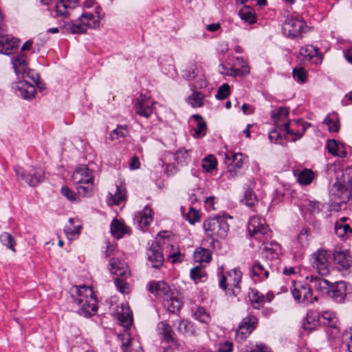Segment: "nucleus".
Listing matches in <instances>:
<instances>
[{"label": "nucleus", "instance_id": "obj_50", "mask_svg": "<svg viewBox=\"0 0 352 352\" xmlns=\"http://www.w3.org/2000/svg\"><path fill=\"white\" fill-rule=\"evenodd\" d=\"M119 338L121 339V349L123 352H132V341L130 334L126 332L122 335H119Z\"/></svg>", "mask_w": 352, "mask_h": 352}, {"label": "nucleus", "instance_id": "obj_59", "mask_svg": "<svg viewBox=\"0 0 352 352\" xmlns=\"http://www.w3.org/2000/svg\"><path fill=\"white\" fill-rule=\"evenodd\" d=\"M111 195L112 197V204L114 205H119L124 199V192L118 185L115 193L113 195L111 193Z\"/></svg>", "mask_w": 352, "mask_h": 352}, {"label": "nucleus", "instance_id": "obj_21", "mask_svg": "<svg viewBox=\"0 0 352 352\" xmlns=\"http://www.w3.org/2000/svg\"><path fill=\"white\" fill-rule=\"evenodd\" d=\"M16 89L19 92V95L26 100H31L36 93L35 87L26 80L19 81L16 85Z\"/></svg>", "mask_w": 352, "mask_h": 352}, {"label": "nucleus", "instance_id": "obj_45", "mask_svg": "<svg viewBox=\"0 0 352 352\" xmlns=\"http://www.w3.org/2000/svg\"><path fill=\"white\" fill-rule=\"evenodd\" d=\"M252 274L254 276H258L263 278H267L269 277V271L260 262L256 261L252 267Z\"/></svg>", "mask_w": 352, "mask_h": 352}, {"label": "nucleus", "instance_id": "obj_31", "mask_svg": "<svg viewBox=\"0 0 352 352\" xmlns=\"http://www.w3.org/2000/svg\"><path fill=\"white\" fill-rule=\"evenodd\" d=\"M168 298L163 300L164 306L166 307L170 313L175 314L179 312L182 308V302L177 297L173 296V294H170Z\"/></svg>", "mask_w": 352, "mask_h": 352}, {"label": "nucleus", "instance_id": "obj_20", "mask_svg": "<svg viewBox=\"0 0 352 352\" xmlns=\"http://www.w3.org/2000/svg\"><path fill=\"white\" fill-rule=\"evenodd\" d=\"M173 326L177 331L183 335L195 336L197 334L196 327L194 323L184 320H176L173 322Z\"/></svg>", "mask_w": 352, "mask_h": 352}, {"label": "nucleus", "instance_id": "obj_5", "mask_svg": "<svg viewBox=\"0 0 352 352\" xmlns=\"http://www.w3.org/2000/svg\"><path fill=\"white\" fill-rule=\"evenodd\" d=\"M248 232L252 237L259 239L261 236L268 235V226L265 219L259 217H253L250 219L248 226Z\"/></svg>", "mask_w": 352, "mask_h": 352}, {"label": "nucleus", "instance_id": "obj_64", "mask_svg": "<svg viewBox=\"0 0 352 352\" xmlns=\"http://www.w3.org/2000/svg\"><path fill=\"white\" fill-rule=\"evenodd\" d=\"M343 342L346 344L349 352H352V329L346 331L342 336Z\"/></svg>", "mask_w": 352, "mask_h": 352}, {"label": "nucleus", "instance_id": "obj_8", "mask_svg": "<svg viewBox=\"0 0 352 352\" xmlns=\"http://www.w3.org/2000/svg\"><path fill=\"white\" fill-rule=\"evenodd\" d=\"M79 19L81 24L73 25L72 32L74 33H83L86 32L87 27L96 28L100 25L98 16L89 12L83 13Z\"/></svg>", "mask_w": 352, "mask_h": 352}, {"label": "nucleus", "instance_id": "obj_33", "mask_svg": "<svg viewBox=\"0 0 352 352\" xmlns=\"http://www.w3.org/2000/svg\"><path fill=\"white\" fill-rule=\"evenodd\" d=\"M249 298L254 309H260L265 302L264 295L257 289H252L249 293Z\"/></svg>", "mask_w": 352, "mask_h": 352}, {"label": "nucleus", "instance_id": "obj_24", "mask_svg": "<svg viewBox=\"0 0 352 352\" xmlns=\"http://www.w3.org/2000/svg\"><path fill=\"white\" fill-rule=\"evenodd\" d=\"M78 0H60L56 5V16H65L69 15V10L74 8Z\"/></svg>", "mask_w": 352, "mask_h": 352}, {"label": "nucleus", "instance_id": "obj_26", "mask_svg": "<svg viewBox=\"0 0 352 352\" xmlns=\"http://www.w3.org/2000/svg\"><path fill=\"white\" fill-rule=\"evenodd\" d=\"M302 289V302L304 305H308L309 304L313 303L314 301L318 300V297H313L312 287H310L309 284L304 282L302 285H299L298 287Z\"/></svg>", "mask_w": 352, "mask_h": 352}, {"label": "nucleus", "instance_id": "obj_23", "mask_svg": "<svg viewBox=\"0 0 352 352\" xmlns=\"http://www.w3.org/2000/svg\"><path fill=\"white\" fill-rule=\"evenodd\" d=\"M134 109L137 114L146 118H150L153 113L152 107L144 99L142 94L137 98Z\"/></svg>", "mask_w": 352, "mask_h": 352}, {"label": "nucleus", "instance_id": "obj_11", "mask_svg": "<svg viewBox=\"0 0 352 352\" xmlns=\"http://www.w3.org/2000/svg\"><path fill=\"white\" fill-rule=\"evenodd\" d=\"M330 197L331 200L333 202L338 204H346L352 198V191L336 182L330 191Z\"/></svg>", "mask_w": 352, "mask_h": 352}, {"label": "nucleus", "instance_id": "obj_2", "mask_svg": "<svg viewBox=\"0 0 352 352\" xmlns=\"http://www.w3.org/2000/svg\"><path fill=\"white\" fill-rule=\"evenodd\" d=\"M207 236L212 239L214 237L224 239L229 231V225L223 216L208 218L203 224Z\"/></svg>", "mask_w": 352, "mask_h": 352}, {"label": "nucleus", "instance_id": "obj_27", "mask_svg": "<svg viewBox=\"0 0 352 352\" xmlns=\"http://www.w3.org/2000/svg\"><path fill=\"white\" fill-rule=\"evenodd\" d=\"M334 228L335 232L338 237L344 240L352 237V228L349 224L336 222Z\"/></svg>", "mask_w": 352, "mask_h": 352}, {"label": "nucleus", "instance_id": "obj_53", "mask_svg": "<svg viewBox=\"0 0 352 352\" xmlns=\"http://www.w3.org/2000/svg\"><path fill=\"white\" fill-rule=\"evenodd\" d=\"M170 252L168 255V258L172 259V263H175L177 262H182L184 260V254H182L179 250L178 247H175L174 245H170Z\"/></svg>", "mask_w": 352, "mask_h": 352}, {"label": "nucleus", "instance_id": "obj_52", "mask_svg": "<svg viewBox=\"0 0 352 352\" xmlns=\"http://www.w3.org/2000/svg\"><path fill=\"white\" fill-rule=\"evenodd\" d=\"M194 317L196 320L203 323H208L210 320L209 314L202 307H198L194 313Z\"/></svg>", "mask_w": 352, "mask_h": 352}, {"label": "nucleus", "instance_id": "obj_56", "mask_svg": "<svg viewBox=\"0 0 352 352\" xmlns=\"http://www.w3.org/2000/svg\"><path fill=\"white\" fill-rule=\"evenodd\" d=\"M183 72V77L187 80L194 79L198 74L197 66L194 63H190L188 67Z\"/></svg>", "mask_w": 352, "mask_h": 352}, {"label": "nucleus", "instance_id": "obj_28", "mask_svg": "<svg viewBox=\"0 0 352 352\" xmlns=\"http://www.w3.org/2000/svg\"><path fill=\"white\" fill-rule=\"evenodd\" d=\"M226 160H227L228 161H230L231 162L230 165L234 166L238 169L244 168L246 164V157L244 156L241 153H231L230 156L228 154H227L226 155Z\"/></svg>", "mask_w": 352, "mask_h": 352}, {"label": "nucleus", "instance_id": "obj_51", "mask_svg": "<svg viewBox=\"0 0 352 352\" xmlns=\"http://www.w3.org/2000/svg\"><path fill=\"white\" fill-rule=\"evenodd\" d=\"M289 110L288 107H278L276 111H272V118L274 120L276 123L278 120L283 118H287L289 116Z\"/></svg>", "mask_w": 352, "mask_h": 352}, {"label": "nucleus", "instance_id": "obj_29", "mask_svg": "<svg viewBox=\"0 0 352 352\" xmlns=\"http://www.w3.org/2000/svg\"><path fill=\"white\" fill-rule=\"evenodd\" d=\"M127 230L128 228L116 219H114L111 223V232L118 239L122 238L124 234L127 233Z\"/></svg>", "mask_w": 352, "mask_h": 352}, {"label": "nucleus", "instance_id": "obj_44", "mask_svg": "<svg viewBox=\"0 0 352 352\" xmlns=\"http://www.w3.org/2000/svg\"><path fill=\"white\" fill-rule=\"evenodd\" d=\"M314 175L311 170L305 168L298 175V182L302 185L311 184L314 179Z\"/></svg>", "mask_w": 352, "mask_h": 352}, {"label": "nucleus", "instance_id": "obj_10", "mask_svg": "<svg viewBox=\"0 0 352 352\" xmlns=\"http://www.w3.org/2000/svg\"><path fill=\"white\" fill-rule=\"evenodd\" d=\"M146 265L153 268L159 269L164 263V255L162 248L157 243H153L146 252Z\"/></svg>", "mask_w": 352, "mask_h": 352}, {"label": "nucleus", "instance_id": "obj_1", "mask_svg": "<svg viewBox=\"0 0 352 352\" xmlns=\"http://www.w3.org/2000/svg\"><path fill=\"white\" fill-rule=\"evenodd\" d=\"M71 302L76 312L85 317H90L98 310L96 297L93 289L85 285L76 286L71 294Z\"/></svg>", "mask_w": 352, "mask_h": 352}, {"label": "nucleus", "instance_id": "obj_54", "mask_svg": "<svg viewBox=\"0 0 352 352\" xmlns=\"http://www.w3.org/2000/svg\"><path fill=\"white\" fill-rule=\"evenodd\" d=\"M127 133V125H118L116 129L111 131L110 138L111 140H118L124 138Z\"/></svg>", "mask_w": 352, "mask_h": 352}, {"label": "nucleus", "instance_id": "obj_4", "mask_svg": "<svg viewBox=\"0 0 352 352\" xmlns=\"http://www.w3.org/2000/svg\"><path fill=\"white\" fill-rule=\"evenodd\" d=\"M15 173L18 179L24 182V183L30 186H36L44 178L41 170H32L28 173L23 168L18 167L15 168Z\"/></svg>", "mask_w": 352, "mask_h": 352}, {"label": "nucleus", "instance_id": "obj_22", "mask_svg": "<svg viewBox=\"0 0 352 352\" xmlns=\"http://www.w3.org/2000/svg\"><path fill=\"white\" fill-rule=\"evenodd\" d=\"M336 173L337 183L345 186L352 191V166H346Z\"/></svg>", "mask_w": 352, "mask_h": 352}, {"label": "nucleus", "instance_id": "obj_13", "mask_svg": "<svg viewBox=\"0 0 352 352\" xmlns=\"http://www.w3.org/2000/svg\"><path fill=\"white\" fill-rule=\"evenodd\" d=\"M32 45H22L21 48V53L14 57L12 60L13 67L16 74H21L23 78H25V74L28 69V63L25 58V51H31L32 50Z\"/></svg>", "mask_w": 352, "mask_h": 352}, {"label": "nucleus", "instance_id": "obj_37", "mask_svg": "<svg viewBox=\"0 0 352 352\" xmlns=\"http://www.w3.org/2000/svg\"><path fill=\"white\" fill-rule=\"evenodd\" d=\"M190 151L184 148L178 149L174 154V160L177 162V164L185 166L190 162V156L188 153Z\"/></svg>", "mask_w": 352, "mask_h": 352}, {"label": "nucleus", "instance_id": "obj_16", "mask_svg": "<svg viewBox=\"0 0 352 352\" xmlns=\"http://www.w3.org/2000/svg\"><path fill=\"white\" fill-rule=\"evenodd\" d=\"M307 280H309L311 284L310 287H312V289H315L316 291L320 292L322 294L329 293V289L331 283L323 278L321 275H310L306 277Z\"/></svg>", "mask_w": 352, "mask_h": 352}, {"label": "nucleus", "instance_id": "obj_41", "mask_svg": "<svg viewBox=\"0 0 352 352\" xmlns=\"http://www.w3.org/2000/svg\"><path fill=\"white\" fill-rule=\"evenodd\" d=\"M125 263L118 258H113L110 260L111 272L118 276H124L126 274L124 266Z\"/></svg>", "mask_w": 352, "mask_h": 352}, {"label": "nucleus", "instance_id": "obj_25", "mask_svg": "<svg viewBox=\"0 0 352 352\" xmlns=\"http://www.w3.org/2000/svg\"><path fill=\"white\" fill-rule=\"evenodd\" d=\"M193 119L196 122V126L193 137L195 138H201L206 135L207 124L203 117L199 114L192 116Z\"/></svg>", "mask_w": 352, "mask_h": 352}, {"label": "nucleus", "instance_id": "obj_57", "mask_svg": "<svg viewBox=\"0 0 352 352\" xmlns=\"http://www.w3.org/2000/svg\"><path fill=\"white\" fill-rule=\"evenodd\" d=\"M60 193L71 201H79L77 194L67 186H63L60 189Z\"/></svg>", "mask_w": 352, "mask_h": 352}, {"label": "nucleus", "instance_id": "obj_35", "mask_svg": "<svg viewBox=\"0 0 352 352\" xmlns=\"http://www.w3.org/2000/svg\"><path fill=\"white\" fill-rule=\"evenodd\" d=\"M194 259L198 263H209L212 260V254L210 250L198 248L194 252Z\"/></svg>", "mask_w": 352, "mask_h": 352}, {"label": "nucleus", "instance_id": "obj_30", "mask_svg": "<svg viewBox=\"0 0 352 352\" xmlns=\"http://www.w3.org/2000/svg\"><path fill=\"white\" fill-rule=\"evenodd\" d=\"M241 202L249 208H253L258 204V200L253 190L247 187L245 188L243 199Z\"/></svg>", "mask_w": 352, "mask_h": 352}, {"label": "nucleus", "instance_id": "obj_60", "mask_svg": "<svg viewBox=\"0 0 352 352\" xmlns=\"http://www.w3.org/2000/svg\"><path fill=\"white\" fill-rule=\"evenodd\" d=\"M293 77L300 82H305L307 79V73L302 67H296L293 69Z\"/></svg>", "mask_w": 352, "mask_h": 352}, {"label": "nucleus", "instance_id": "obj_9", "mask_svg": "<svg viewBox=\"0 0 352 352\" xmlns=\"http://www.w3.org/2000/svg\"><path fill=\"white\" fill-rule=\"evenodd\" d=\"M307 124V122H304L303 120L299 119L294 121L293 124L289 120L282 124L277 125L276 127L279 128L281 131H286L287 134L297 136L296 139H293L294 141H296V140L301 138L304 135L307 129L305 126Z\"/></svg>", "mask_w": 352, "mask_h": 352}, {"label": "nucleus", "instance_id": "obj_62", "mask_svg": "<svg viewBox=\"0 0 352 352\" xmlns=\"http://www.w3.org/2000/svg\"><path fill=\"white\" fill-rule=\"evenodd\" d=\"M199 219L200 217L198 211L194 208L190 207L186 214V220H188L190 224H194L196 221H199Z\"/></svg>", "mask_w": 352, "mask_h": 352}, {"label": "nucleus", "instance_id": "obj_55", "mask_svg": "<svg viewBox=\"0 0 352 352\" xmlns=\"http://www.w3.org/2000/svg\"><path fill=\"white\" fill-rule=\"evenodd\" d=\"M118 320L123 327L126 328L130 327L133 323L132 311H129L127 312L120 314L118 316Z\"/></svg>", "mask_w": 352, "mask_h": 352}, {"label": "nucleus", "instance_id": "obj_7", "mask_svg": "<svg viewBox=\"0 0 352 352\" xmlns=\"http://www.w3.org/2000/svg\"><path fill=\"white\" fill-rule=\"evenodd\" d=\"M305 26V22L293 17H288L283 25V32L288 37H297Z\"/></svg>", "mask_w": 352, "mask_h": 352}, {"label": "nucleus", "instance_id": "obj_19", "mask_svg": "<svg viewBox=\"0 0 352 352\" xmlns=\"http://www.w3.org/2000/svg\"><path fill=\"white\" fill-rule=\"evenodd\" d=\"M73 179L76 184L94 181L93 171L86 165H80L73 174Z\"/></svg>", "mask_w": 352, "mask_h": 352}, {"label": "nucleus", "instance_id": "obj_49", "mask_svg": "<svg viewBox=\"0 0 352 352\" xmlns=\"http://www.w3.org/2000/svg\"><path fill=\"white\" fill-rule=\"evenodd\" d=\"M268 138L270 141L274 144L284 145L286 143L285 135L283 136L276 129H274L273 130L269 132Z\"/></svg>", "mask_w": 352, "mask_h": 352}, {"label": "nucleus", "instance_id": "obj_47", "mask_svg": "<svg viewBox=\"0 0 352 352\" xmlns=\"http://www.w3.org/2000/svg\"><path fill=\"white\" fill-rule=\"evenodd\" d=\"M206 277V272L201 267L196 266L190 270V278L196 283L197 282L204 281V278Z\"/></svg>", "mask_w": 352, "mask_h": 352}, {"label": "nucleus", "instance_id": "obj_39", "mask_svg": "<svg viewBox=\"0 0 352 352\" xmlns=\"http://www.w3.org/2000/svg\"><path fill=\"white\" fill-rule=\"evenodd\" d=\"M239 15L240 18L246 21L247 23L250 24H253L256 23V17L254 15V10L248 6H243L239 12Z\"/></svg>", "mask_w": 352, "mask_h": 352}, {"label": "nucleus", "instance_id": "obj_14", "mask_svg": "<svg viewBox=\"0 0 352 352\" xmlns=\"http://www.w3.org/2000/svg\"><path fill=\"white\" fill-rule=\"evenodd\" d=\"M232 274H232L231 273L229 274V276L232 278L230 280L232 281L230 283V285L226 287V289H223L226 295L230 298L236 297L241 292L239 284L242 277V272L236 268L232 270Z\"/></svg>", "mask_w": 352, "mask_h": 352}, {"label": "nucleus", "instance_id": "obj_48", "mask_svg": "<svg viewBox=\"0 0 352 352\" xmlns=\"http://www.w3.org/2000/svg\"><path fill=\"white\" fill-rule=\"evenodd\" d=\"M250 72V67L248 65H244L240 69L230 67L227 74L233 77H243L249 74Z\"/></svg>", "mask_w": 352, "mask_h": 352}, {"label": "nucleus", "instance_id": "obj_3", "mask_svg": "<svg viewBox=\"0 0 352 352\" xmlns=\"http://www.w3.org/2000/svg\"><path fill=\"white\" fill-rule=\"evenodd\" d=\"M330 256V252L322 249L318 250L311 256L312 267L321 276H325L329 273Z\"/></svg>", "mask_w": 352, "mask_h": 352}, {"label": "nucleus", "instance_id": "obj_34", "mask_svg": "<svg viewBox=\"0 0 352 352\" xmlns=\"http://www.w3.org/2000/svg\"><path fill=\"white\" fill-rule=\"evenodd\" d=\"M196 86L192 85V94L188 96V101L193 107H201L204 105L205 96L202 92L195 91Z\"/></svg>", "mask_w": 352, "mask_h": 352}, {"label": "nucleus", "instance_id": "obj_58", "mask_svg": "<svg viewBox=\"0 0 352 352\" xmlns=\"http://www.w3.org/2000/svg\"><path fill=\"white\" fill-rule=\"evenodd\" d=\"M230 94V88L228 84L224 83L221 85L216 94V98L218 100L226 99Z\"/></svg>", "mask_w": 352, "mask_h": 352}, {"label": "nucleus", "instance_id": "obj_63", "mask_svg": "<svg viewBox=\"0 0 352 352\" xmlns=\"http://www.w3.org/2000/svg\"><path fill=\"white\" fill-rule=\"evenodd\" d=\"M19 45H0V54L12 55L18 50Z\"/></svg>", "mask_w": 352, "mask_h": 352}, {"label": "nucleus", "instance_id": "obj_40", "mask_svg": "<svg viewBox=\"0 0 352 352\" xmlns=\"http://www.w3.org/2000/svg\"><path fill=\"white\" fill-rule=\"evenodd\" d=\"M0 241L3 245L6 246L13 252H16L15 245L16 244V240L12 235L7 232H3L0 234Z\"/></svg>", "mask_w": 352, "mask_h": 352}, {"label": "nucleus", "instance_id": "obj_32", "mask_svg": "<svg viewBox=\"0 0 352 352\" xmlns=\"http://www.w3.org/2000/svg\"><path fill=\"white\" fill-rule=\"evenodd\" d=\"M328 152L334 156L340 157H346L347 153L345 149H342L340 152L338 151V148H342V144L338 142L336 140H329L327 144Z\"/></svg>", "mask_w": 352, "mask_h": 352}, {"label": "nucleus", "instance_id": "obj_17", "mask_svg": "<svg viewBox=\"0 0 352 352\" xmlns=\"http://www.w3.org/2000/svg\"><path fill=\"white\" fill-rule=\"evenodd\" d=\"M346 282L340 281L331 285L327 296H330L337 302H342L344 301L346 296Z\"/></svg>", "mask_w": 352, "mask_h": 352}, {"label": "nucleus", "instance_id": "obj_36", "mask_svg": "<svg viewBox=\"0 0 352 352\" xmlns=\"http://www.w3.org/2000/svg\"><path fill=\"white\" fill-rule=\"evenodd\" d=\"M323 123L328 126V129L331 132H338L340 130V119L337 114L327 115Z\"/></svg>", "mask_w": 352, "mask_h": 352}, {"label": "nucleus", "instance_id": "obj_6", "mask_svg": "<svg viewBox=\"0 0 352 352\" xmlns=\"http://www.w3.org/2000/svg\"><path fill=\"white\" fill-rule=\"evenodd\" d=\"M148 290L157 298L164 300L169 299L170 294H173L170 286L163 280H152L148 283Z\"/></svg>", "mask_w": 352, "mask_h": 352}, {"label": "nucleus", "instance_id": "obj_18", "mask_svg": "<svg viewBox=\"0 0 352 352\" xmlns=\"http://www.w3.org/2000/svg\"><path fill=\"white\" fill-rule=\"evenodd\" d=\"M160 334L163 336V339L169 344H172L175 346H179L177 340L175 338V334L172 329V327L166 322L162 321L157 325Z\"/></svg>", "mask_w": 352, "mask_h": 352}, {"label": "nucleus", "instance_id": "obj_43", "mask_svg": "<svg viewBox=\"0 0 352 352\" xmlns=\"http://www.w3.org/2000/svg\"><path fill=\"white\" fill-rule=\"evenodd\" d=\"M152 210L148 206H145L142 212L139 213L138 223L142 227H147L153 220Z\"/></svg>", "mask_w": 352, "mask_h": 352}, {"label": "nucleus", "instance_id": "obj_61", "mask_svg": "<svg viewBox=\"0 0 352 352\" xmlns=\"http://www.w3.org/2000/svg\"><path fill=\"white\" fill-rule=\"evenodd\" d=\"M293 287L291 288V292L294 298V300L297 302H302V289L298 287L299 285H302L301 282H296L294 281L293 283Z\"/></svg>", "mask_w": 352, "mask_h": 352}, {"label": "nucleus", "instance_id": "obj_12", "mask_svg": "<svg viewBox=\"0 0 352 352\" xmlns=\"http://www.w3.org/2000/svg\"><path fill=\"white\" fill-rule=\"evenodd\" d=\"M257 318L254 316H249L243 318L236 332V339L241 340L245 339L255 329Z\"/></svg>", "mask_w": 352, "mask_h": 352}, {"label": "nucleus", "instance_id": "obj_15", "mask_svg": "<svg viewBox=\"0 0 352 352\" xmlns=\"http://www.w3.org/2000/svg\"><path fill=\"white\" fill-rule=\"evenodd\" d=\"M333 256V262L338 270H347L352 265V257L346 252L335 250Z\"/></svg>", "mask_w": 352, "mask_h": 352}, {"label": "nucleus", "instance_id": "obj_46", "mask_svg": "<svg viewBox=\"0 0 352 352\" xmlns=\"http://www.w3.org/2000/svg\"><path fill=\"white\" fill-rule=\"evenodd\" d=\"M217 162L214 155H210L203 160L201 167L206 172H211L217 168Z\"/></svg>", "mask_w": 352, "mask_h": 352}, {"label": "nucleus", "instance_id": "obj_38", "mask_svg": "<svg viewBox=\"0 0 352 352\" xmlns=\"http://www.w3.org/2000/svg\"><path fill=\"white\" fill-rule=\"evenodd\" d=\"M320 322L324 326L333 329H337L338 319L333 313L329 311L322 312L321 314Z\"/></svg>", "mask_w": 352, "mask_h": 352}, {"label": "nucleus", "instance_id": "obj_42", "mask_svg": "<svg viewBox=\"0 0 352 352\" xmlns=\"http://www.w3.org/2000/svg\"><path fill=\"white\" fill-rule=\"evenodd\" d=\"M78 184V186H76V190L79 195L82 197L91 196L94 190V181Z\"/></svg>", "mask_w": 352, "mask_h": 352}]
</instances>
